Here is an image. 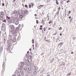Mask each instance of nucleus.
Instances as JSON below:
<instances>
[{
	"label": "nucleus",
	"mask_w": 76,
	"mask_h": 76,
	"mask_svg": "<svg viewBox=\"0 0 76 76\" xmlns=\"http://www.w3.org/2000/svg\"><path fill=\"white\" fill-rule=\"evenodd\" d=\"M34 16H35V17H37V14H35L34 15Z\"/></svg>",
	"instance_id": "nucleus-57"
},
{
	"label": "nucleus",
	"mask_w": 76,
	"mask_h": 76,
	"mask_svg": "<svg viewBox=\"0 0 76 76\" xmlns=\"http://www.w3.org/2000/svg\"><path fill=\"white\" fill-rule=\"evenodd\" d=\"M24 63L26 64L28 63L29 62V60L28 59H25L24 60Z\"/></svg>",
	"instance_id": "nucleus-10"
},
{
	"label": "nucleus",
	"mask_w": 76,
	"mask_h": 76,
	"mask_svg": "<svg viewBox=\"0 0 76 76\" xmlns=\"http://www.w3.org/2000/svg\"><path fill=\"white\" fill-rule=\"evenodd\" d=\"M20 72L21 73V74L22 75H24V73L23 72V69H20Z\"/></svg>",
	"instance_id": "nucleus-9"
},
{
	"label": "nucleus",
	"mask_w": 76,
	"mask_h": 76,
	"mask_svg": "<svg viewBox=\"0 0 76 76\" xmlns=\"http://www.w3.org/2000/svg\"><path fill=\"white\" fill-rule=\"evenodd\" d=\"M2 27L3 28H6V25H5V24L4 23L2 24Z\"/></svg>",
	"instance_id": "nucleus-23"
},
{
	"label": "nucleus",
	"mask_w": 76,
	"mask_h": 76,
	"mask_svg": "<svg viewBox=\"0 0 76 76\" xmlns=\"http://www.w3.org/2000/svg\"><path fill=\"white\" fill-rule=\"evenodd\" d=\"M25 76H28V75L27 74H26V75H25Z\"/></svg>",
	"instance_id": "nucleus-62"
},
{
	"label": "nucleus",
	"mask_w": 76,
	"mask_h": 76,
	"mask_svg": "<svg viewBox=\"0 0 76 76\" xmlns=\"http://www.w3.org/2000/svg\"><path fill=\"white\" fill-rule=\"evenodd\" d=\"M73 53H74L73 52H72L71 53V54H73Z\"/></svg>",
	"instance_id": "nucleus-61"
},
{
	"label": "nucleus",
	"mask_w": 76,
	"mask_h": 76,
	"mask_svg": "<svg viewBox=\"0 0 76 76\" xmlns=\"http://www.w3.org/2000/svg\"><path fill=\"white\" fill-rule=\"evenodd\" d=\"M21 66H20V68H23V67L24 66H25V63L23 62H22L20 64Z\"/></svg>",
	"instance_id": "nucleus-5"
},
{
	"label": "nucleus",
	"mask_w": 76,
	"mask_h": 76,
	"mask_svg": "<svg viewBox=\"0 0 76 76\" xmlns=\"http://www.w3.org/2000/svg\"><path fill=\"white\" fill-rule=\"evenodd\" d=\"M43 6H44V5H40V6H39L38 7V9H41V7H43Z\"/></svg>",
	"instance_id": "nucleus-21"
},
{
	"label": "nucleus",
	"mask_w": 76,
	"mask_h": 76,
	"mask_svg": "<svg viewBox=\"0 0 76 76\" xmlns=\"http://www.w3.org/2000/svg\"><path fill=\"white\" fill-rule=\"evenodd\" d=\"M56 23H54L53 25V26H56Z\"/></svg>",
	"instance_id": "nucleus-54"
},
{
	"label": "nucleus",
	"mask_w": 76,
	"mask_h": 76,
	"mask_svg": "<svg viewBox=\"0 0 76 76\" xmlns=\"http://www.w3.org/2000/svg\"><path fill=\"white\" fill-rule=\"evenodd\" d=\"M42 28H40L39 29H40V30H42Z\"/></svg>",
	"instance_id": "nucleus-53"
},
{
	"label": "nucleus",
	"mask_w": 76,
	"mask_h": 76,
	"mask_svg": "<svg viewBox=\"0 0 76 76\" xmlns=\"http://www.w3.org/2000/svg\"><path fill=\"white\" fill-rule=\"evenodd\" d=\"M15 74H18V73H19V71L18 70L16 71L15 72Z\"/></svg>",
	"instance_id": "nucleus-29"
},
{
	"label": "nucleus",
	"mask_w": 76,
	"mask_h": 76,
	"mask_svg": "<svg viewBox=\"0 0 76 76\" xmlns=\"http://www.w3.org/2000/svg\"><path fill=\"white\" fill-rule=\"evenodd\" d=\"M29 65L31 67H33V66H34V64H32L31 63H30L29 64Z\"/></svg>",
	"instance_id": "nucleus-26"
},
{
	"label": "nucleus",
	"mask_w": 76,
	"mask_h": 76,
	"mask_svg": "<svg viewBox=\"0 0 76 76\" xmlns=\"http://www.w3.org/2000/svg\"><path fill=\"white\" fill-rule=\"evenodd\" d=\"M39 22H38V20H36V23H37V24H38V23H39Z\"/></svg>",
	"instance_id": "nucleus-45"
},
{
	"label": "nucleus",
	"mask_w": 76,
	"mask_h": 76,
	"mask_svg": "<svg viewBox=\"0 0 76 76\" xmlns=\"http://www.w3.org/2000/svg\"><path fill=\"white\" fill-rule=\"evenodd\" d=\"M59 30H61V29H62V27H60L59 28Z\"/></svg>",
	"instance_id": "nucleus-46"
},
{
	"label": "nucleus",
	"mask_w": 76,
	"mask_h": 76,
	"mask_svg": "<svg viewBox=\"0 0 76 76\" xmlns=\"http://www.w3.org/2000/svg\"><path fill=\"white\" fill-rule=\"evenodd\" d=\"M34 5V4H33V3H31V4H29V8H31L32 6L31 7L32 8H33Z\"/></svg>",
	"instance_id": "nucleus-8"
},
{
	"label": "nucleus",
	"mask_w": 76,
	"mask_h": 76,
	"mask_svg": "<svg viewBox=\"0 0 76 76\" xmlns=\"http://www.w3.org/2000/svg\"><path fill=\"white\" fill-rule=\"evenodd\" d=\"M65 19H64V20H67V19L68 18H67V17H65Z\"/></svg>",
	"instance_id": "nucleus-40"
},
{
	"label": "nucleus",
	"mask_w": 76,
	"mask_h": 76,
	"mask_svg": "<svg viewBox=\"0 0 76 76\" xmlns=\"http://www.w3.org/2000/svg\"><path fill=\"white\" fill-rule=\"evenodd\" d=\"M2 6H4V3H2Z\"/></svg>",
	"instance_id": "nucleus-52"
},
{
	"label": "nucleus",
	"mask_w": 76,
	"mask_h": 76,
	"mask_svg": "<svg viewBox=\"0 0 76 76\" xmlns=\"http://www.w3.org/2000/svg\"><path fill=\"white\" fill-rule=\"evenodd\" d=\"M40 28H42V27H43L42 25H41L40 26Z\"/></svg>",
	"instance_id": "nucleus-60"
},
{
	"label": "nucleus",
	"mask_w": 76,
	"mask_h": 76,
	"mask_svg": "<svg viewBox=\"0 0 76 76\" xmlns=\"http://www.w3.org/2000/svg\"><path fill=\"white\" fill-rule=\"evenodd\" d=\"M69 2H70V0H68V1H66V3H69Z\"/></svg>",
	"instance_id": "nucleus-48"
},
{
	"label": "nucleus",
	"mask_w": 76,
	"mask_h": 76,
	"mask_svg": "<svg viewBox=\"0 0 76 76\" xmlns=\"http://www.w3.org/2000/svg\"><path fill=\"white\" fill-rule=\"evenodd\" d=\"M71 74V72L67 74V76H69V75H70Z\"/></svg>",
	"instance_id": "nucleus-44"
},
{
	"label": "nucleus",
	"mask_w": 76,
	"mask_h": 76,
	"mask_svg": "<svg viewBox=\"0 0 76 76\" xmlns=\"http://www.w3.org/2000/svg\"><path fill=\"white\" fill-rule=\"evenodd\" d=\"M57 34V33H54L53 34V35H56Z\"/></svg>",
	"instance_id": "nucleus-49"
},
{
	"label": "nucleus",
	"mask_w": 76,
	"mask_h": 76,
	"mask_svg": "<svg viewBox=\"0 0 76 76\" xmlns=\"http://www.w3.org/2000/svg\"><path fill=\"white\" fill-rule=\"evenodd\" d=\"M1 30H2V31H4V30H5V28L2 27Z\"/></svg>",
	"instance_id": "nucleus-36"
},
{
	"label": "nucleus",
	"mask_w": 76,
	"mask_h": 76,
	"mask_svg": "<svg viewBox=\"0 0 76 76\" xmlns=\"http://www.w3.org/2000/svg\"><path fill=\"white\" fill-rule=\"evenodd\" d=\"M45 70V69L44 68L42 69L40 71V74H41V73H43V72H44Z\"/></svg>",
	"instance_id": "nucleus-13"
},
{
	"label": "nucleus",
	"mask_w": 76,
	"mask_h": 76,
	"mask_svg": "<svg viewBox=\"0 0 76 76\" xmlns=\"http://www.w3.org/2000/svg\"><path fill=\"white\" fill-rule=\"evenodd\" d=\"M27 73L29 75V74H30V71H27Z\"/></svg>",
	"instance_id": "nucleus-47"
},
{
	"label": "nucleus",
	"mask_w": 76,
	"mask_h": 76,
	"mask_svg": "<svg viewBox=\"0 0 76 76\" xmlns=\"http://www.w3.org/2000/svg\"><path fill=\"white\" fill-rule=\"evenodd\" d=\"M2 22H5V23H6V19H4Z\"/></svg>",
	"instance_id": "nucleus-33"
},
{
	"label": "nucleus",
	"mask_w": 76,
	"mask_h": 76,
	"mask_svg": "<svg viewBox=\"0 0 76 76\" xmlns=\"http://www.w3.org/2000/svg\"><path fill=\"white\" fill-rule=\"evenodd\" d=\"M56 4H57V5H58L59 4V3L58 2V1H57V0H56Z\"/></svg>",
	"instance_id": "nucleus-28"
},
{
	"label": "nucleus",
	"mask_w": 76,
	"mask_h": 76,
	"mask_svg": "<svg viewBox=\"0 0 76 76\" xmlns=\"http://www.w3.org/2000/svg\"><path fill=\"white\" fill-rule=\"evenodd\" d=\"M71 13V11H69L68 12V14H70Z\"/></svg>",
	"instance_id": "nucleus-50"
},
{
	"label": "nucleus",
	"mask_w": 76,
	"mask_h": 76,
	"mask_svg": "<svg viewBox=\"0 0 76 76\" xmlns=\"http://www.w3.org/2000/svg\"><path fill=\"white\" fill-rule=\"evenodd\" d=\"M35 46H36V47H37L38 46V44H36Z\"/></svg>",
	"instance_id": "nucleus-51"
},
{
	"label": "nucleus",
	"mask_w": 76,
	"mask_h": 76,
	"mask_svg": "<svg viewBox=\"0 0 76 76\" xmlns=\"http://www.w3.org/2000/svg\"><path fill=\"white\" fill-rule=\"evenodd\" d=\"M15 17H16L15 18H18V17H19V15L18 13L15 14Z\"/></svg>",
	"instance_id": "nucleus-20"
},
{
	"label": "nucleus",
	"mask_w": 76,
	"mask_h": 76,
	"mask_svg": "<svg viewBox=\"0 0 76 76\" xmlns=\"http://www.w3.org/2000/svg\"><path fill=\"white\" fill-rule=\"evenodd\" d=\"M12 14H16L18 13V11L15 10L12 12Z\"/></svg>",
	"instance_id": "nucleus-11"
},
{
	"label": "nucleus",
	"mask_w": 76,
	"mask_h": 76,
	"mask_svg": "<svg viewBox=\"0 0 76 76\" xmlns=\"http://www.w3.org/2000/svg\"><path fill=\"white\" fill-rule=\"evenodd\" d=\"M54 58H53L51 61V63H52L53 61H54Z\"/></svg>",
	"instance_id": "nucleus-37"
},
{
	"label": "nucleus",
	"mask_w": 76,
	"mask_h": 76,
	"mask_svg": "<svg viewBox=\"0 0 76 76\" xmlns=\"http://www.w3.org/2000/svg\"><path fill=\"white\" fill-rule=\"evenodd\" d=\"M4 17V12H1V14L0 15V18H3Z\"/></svg>",
	"instance_id": "nucleus-6"
},
{
	"label": "nucleus",
	"mask_w": 76,
	"mask_h": 76,
	"mask_svg": "<svg viewBox=\"0 0 76 76\" xmlns=\"http://www.w3.org/2000/svg\"><path fill=\"white\" fill-rule=\"evenodd\" d=\"M7 50H8V51H9L10 50V49L9 48H8Z\"/></svg>",
	"instance_id": "nucleus-34"
},
{
	"label": "nucleus",
	"mask_w": 76,
	"mask_h": 76,
	"mask_svg": "<svg viewBox=\"0 0 76 76\" xmlns=\"http://www.w3.org/2000/svg\"><path fill=\"white\" fill-rule=\"evenodd\" d=\"M3 19H4V18L1 17V18H0V20H3Z\"/></svg>",
	"instance_id": "nucleus-31"
},
{
	"label": "nucleus",
	"mask_w": 76,
	"mask_h": 76,
	"mask_svg": "<svg viewBox=\"0 0 76 76\" xmlns=\"http://www.w3.org/2000/svg\"><path fill=\"white\" fill-rule=\"evenodd\" d=\"M25 7H28V5H25Z\"/></svg>",
	"instance_id": "nucleus-56"
},
{
	"label": "nucleus",
	"mask_w": 76,
	"mask_h": 76,
	"mask_svg": "<svg viewBox=\"0 0 76 76\" xmlns=\"http://www.w3.org/2000/svg\"><path fill=\"white\" fill-rule=\"evenodd\" d=\"M32 44H34V39H32Z\"/></svg>",
	"instance_id": "nucleus-39"
},
{
	"label": "nucleus",
	"mask_w": 76,
	"mask_h": 76,
	"mask_svg": "<svg viewBox=\"0 0 76 76\" xmlns=\"http://www.w3.org/2000/svg\"><path fill=\"white\" fill-rule=\"evenodd\" d=\"M21 13H19V12L18 13L19 15V18L21 19H22L23 17L25 16V15L26 14L27 15L28 13V11L26 10H23L22 9V11H21Z\"/></svg>",
	"instance_id": "nucleus-1"
},
{
	"label": "nucleus",
	"mask_w": 76,
	"mask_h": 76,
	"mask_svg": "<svg viewBox=\"0 0 76 76\" xmlns=\"http://www.w3.org/2000/svg\"><path fill=\"white\" fill-rule=\"evenodd\" d=\"M10 41L11 42H13L14 40H13L12 39H10Z\"/></svg>",
	"instance_id": "nucleus-38"
},
{
	"label": "nucleus",
	"mask_w": 76,
	"mask_h": 76,
	"mask_svg": "<svg viewBox=\"0 0 76 76\" xmlns=\"http://www.w3.org/2000/svg\"><path fill=\"white\" fill-rule=\"evenodd\" d=\"M15 1H16V0H13L12 1H13V3H15Z\"/></svg>",
	"instance_id": "nucleus-59"
},
{
	"label": "nucleus",
	"mask_w": 76,
	"mask_h": 76,
	"mask_svg": "<svg viewBox=\"0 0 76 76\" xmlns=\"http://www.w3.org/2000/svg\"><path fill=\"white\" fill-rule=\"evenodd\" d=\"M8 22L9 23H12V20L11 19L8 21Z\"/></svg>",
	"instance_id": "nucleus-19"
},
{
	"label": "nucleus",
	"mask_w": 76,
	"mask_h": 76,
	"mask_svg": "<svg viewBox=\"0 0 76 76\" xmlns=\"http://www.w3.org/2000/svg\"><path fill=\"white\" fill-rule=\"evenodd\" d=\"M59 14V11H58V12H57L56 13V15H56H58Z\"/></svg>",
	"instance_id": "nucleus-41"
},
{
	"label": "nucleus",
	"mask_w": 76,
	"mask_h": 76,
	"mask_svg": "<svg viewBox=\"0 0 76 76\" xmlns=\"http://www.w3.org/2000/svg\"><path fill=\"white\" fill-rule=\"evenodd\" d=\"M12 36L11 35H10L9 36V38L10 39H12Z\"/></svg>",
	"instance_id": "nucleus-27"
},
{
	"label": "nucleus",
	"mask_w": 76,
	"mask_h": 76,
	"mask_svg": "<svg viewBox=\"0 0 76 76\" xmlns=\"http://www.w3.org/2000/svg\"><path fill=\"white\" fill-rule=\"evenodd\" d=\"M17 76H21V75L20 74L18 75Z\"/></svg>",
	"instance_id": "nucleus-63"
},
{
	"label": "nucleus",
	"mask_w": 76,
	"mask_h": 76,
	"mask_svg": "<svg viewBox=\"0 0 76 76\" xmlns=\"http://www.w3.org/2000/svg\"><path fill=\"white\" fill-rule=\"evenodd\" d=\"M65 66V63L64 62H62L61 64L59 66L60 67V66Z\"/></svg>",
	"instance_id": "nucleus-14"
},
{
	"label": "nucleus",
	"mask_w": 76,
	"mask_h": 76,
	"mask_svg": "<svg viewBox=\"0 0 76 76\" xmlns=\"http://www.w3.org/2000/svg\"><path fill=\"white\" fill-rule=\"evenodd\" d=\"M15 24L16 25H17L19 24V18H15Z\"/></svg>",
	"instance_id": "nucleus-4"
},
{
	"label": "nucleus",
	"mask_w": 76,
	"mask_h": 76,
	"mask_svg": "<svg viewBox=\"0 0 76 76\" xmlns=\"http://www.w3.org/2000/svg\"><path fill=\"white\" fill-rule=\"evenodd\" d=\"M26 56L27 58H29V54L26 53Z\"/></svg>",
	"instance_id": "nucleus-22"
},
{
	"label": "nucleus",
	"mask_w": 76,
	"mask_h": 76,
	"mask_svg": "<svg viewBox=\"0 0 76 76\" xmlns=\"http://www.w3.org/2000/svg\"><path fill=\"white\" fill-rule=\"evenodd\" d=\"M63 42H62L59 43L58 45V46L60 45L61 47L62 45H63Z\"/></svg>",
	"instance_id": "nucleus-16"
},
{
	"label": "nucleus",
	"mask_w": 76,
	"mask_h": 76,
	"mask_svg": "<svg viewBox=\"0 0 76 76\" xmlns=\"http://www.w3.org/2000/svg\"><path fill=\"white\" fill-rule=\"evenodd\" d=\"M30 57V58H31L32 57V55H29V56Z\"/></svg>",
	"instance_id": "nucleus-58"
},
{
	"label": "nucleus",
	"mask_w": 76,
	"mask_h": 76,
	"mask_svg": "<svg viewBox=\"0 0 76 76\" xmlns=\"http://www.w3.org/2000/svg\"><path fill=\"white\" fill-rule=\"evenodd\" d=\"M23 69L24 70H25V71H26V70H28V68L26 67H23Z\"/></svg>",
	"instance_id": "nucleus-24"
},
{
	"label": "nucleus",
	"mask_w": 76,
	"mask_h": 76,
	"mask_svg": "<svg viewBox=\"0 0 76 76\" xmlns=\"http://www.w3.org/2000/svg\"><path fill=\"white\" fill-rule=\"evenodd\" d=\"M25 65L27 67H29V64H28V63H27V64H26Z\"/></svg>",
	"instance_id": "nucleus-32"
},
{
	"label": "nucleus",
	"mask_w": 76,
	"mask_h": 76,
	"mask_svg": "<svg viewBox=\"0 0 76 76\" xmlns=\"http://www.w3.org/2000/svg\"><path fill=\"white\" fill-rule=\"evenodd\" d=\"M6 20L7 21H8L10 19V17H9L7 16H6Z\"/></svg>",
	"instance_id": "nucleus-12"
},
{
	"label": "nucleus",
	"mask_w": 76,
	"mask_h": 76,
	"mask_svg": "<svg viewBox=\"0 0 76 76\" xmlns=\"http://www.w3.org/2000/svg\"><path fill=\"white\" fill-rule=\"evenodd\" d=\"M75 37H73V39L74 40H75Z\"/></svg>",
	"instance_id": "nucleus-55"
},
{
	"label": "nucleus",
	"mask_w": 76,
	"mask_h": 76,
	"mask_svg": "<svg viewBox=\"0 0 76 76\" xmlns=\"http://www.w3.org/2000/svg\"><path fill=\"white\" fill-rule=\"evenodd\" d=\"M33 74L34 76H37L38 74V72L36 71H34L33 72Z\"/></svg>",
	"instance_id": "nucleus-7"
},
{
	"label": "nucleus",
	"mask_w": 76,
	"mask_h": 76,
	"mask_svg": "<svg viewBox=\"0 0 76 76\" xmlns=\"http://www.w3.org/2000/svg\"><path fill=\"white\" fill-rule=\"evenodd\" d=\"M19 30V27H18L16 28L15 29L14 31H12V34H13V35L14 37H15L17 36V35L18 34V31Z\"/></svg>",
	"instance_id": "nucleus-2"
},
{
	"label": "nucleus",
	"mask_w": 76,
	"mask_h": 76,
	"mask_svg": "<svg viewBox=\"0 0 76 76\" xmlns=\"http://www.w3.org/2000/svg\"><path fill=\"white\" fill-rule=\"evenodd\" d=\"M32 68L29 67L28 68V70L29 71H32Z\"/></svg>",
	"instance_id": "nucleus-17"
},
{
	"label": "nucleus",
	"mask_w": 76,
	"mask_h": 76,
	"mask_svg": "<svg viewBox=\"0 0 76 76\" xmlns=\"http://www.w3.org/2000/svg\"><path fill=\"white\" fill-rule=\"evenodd\" d=\"M13 42H16V38L15 37H14L13 38Z\"/></svg>",
	"instance_id": "nucleus-25"
},
{
	"label": "nucleus",
	"mask_w": 76,
	"mask_h": 76,
	"mask_svg": "<svg viewBox=\"0 0 76 76\" xmlns=\"http://www.w3.org/2000/svg\"><path fill=\"white\" fill-rule=\"evenodd\" d=\"M37 69V67L34 66L33 67H32V69L34 70H36Z\"/></svg>",
	"instance_id": "nucleus-15"
},
{
	"label": "nucleus",
	"mask_w": 76,
	"mask_h": 76,
	"mask_svg": "<svg viewBox=\"0 0 76 76\" xmlns=\"http://www.w3.org/2000/svg\"><path fill=\"white\" fill-rule=\"evenodd\" d=\"M43 29H44V31H46V28L45 27H44Z\"/></svg>",
	"instance_id": "nucleus-42"
},
{
	"label": "nucleus",
	"mask_w": 76,
	"mask_h": 76,
	"mask_svg": "<svg viewBox=\"0 0 76 76\" xmlns=\"http://www.w3.org/2000/svg\"><path fill=\"white\" fill-rule=\"evenodd\" d=\"M52 23V21L50 20L49 22L48 23H49V24H50V23Z\"/></svg>",
	"instance_id": "nucleus-43"
},
{
	"label": "nucleus",
	"mask_w": 76,
	"mask_h": 76,
	"mask_svg": "<svg viewBox=\"0 0 76 76\" xmlns=\"http://www.w3.org/2000/svg\"><path fill=\"white\" fill-rule=\"evenodd\" d=\"M12 20L13 22H15L16 21V18H15V17L12 18Z\"/></svg>",
	"instance_id": "nucleus-18"
},
{
	"label": "nucleus",
	"mask_w": 76,
	"mask_h": 76,
	"mask_svg": "<svg viewBox=\"0 0 76 76\" xmlns=\"http://www.w3.org/2000/svg\"><path fill=\"white\" fill-rule=\"evenodd\" d=\"M12 76H16V74H14V75H12Z\"/></svg>",
	"instance_id": "nucleus-64"
},
{
	"label": "nucleus",
	"mask_w": 76,
	"mask_h": 76,
	"mask_svg": "<svg viewBox=\"0 0 76 76\" xmlns=\"http://www.w3.org/2000/svg\"><path fill=\"white\" fill-rule=\"evenodd\" d=\"M42 23H43V24H44L45 23V22H44V20L43 21V19H42Z\"/></svg>",
	"instance_id": "nucleus-35"
},
{
	"label": "nucleus",
	"mask_w": 76,
	"mask_h": 76,
	"mask_svg": "<svg viewBox=\"0 0 76 76\" xmlns=\"http://www.w3.org/2000/svg\"><path fill=\"white\" fill-rule=\"evenodd\" d=\"M73 18L72 17L70 18V23L71 22H72V20H73Z\"/></svg>",
	"instance_id": "nucleus-30"
},
{
	"label": "nucleus",
	"mask_w": 76,
	"mask_h": 76,
	"mask_svg": "<svg viewBox=\"0 0 76 76\" xmlns=\"http://www.w3.org/2000/svg\"><path fill=\"white\" fill-rule=\"evenodd\" d=\"M10 29H11V32L12 33V31H14L15 30V26L13 25H10Z\"/></svg>",
	"instance_id": "nucleus-3"
}]
</instances>
